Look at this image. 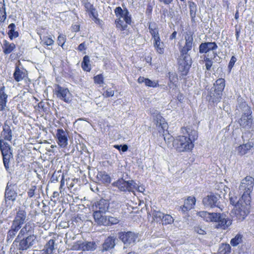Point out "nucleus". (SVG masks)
<instances>
[{
  "instance_id": "27",
  "label": "nucleus",
  "mask_w": 254,
  "mask_h": 254,
  "mask_svg": "<svg viewBox=\"0 0 254 254\" xmlns=\"http://www.w3.org/2000/svg\"><path fill=\"white\" fill-rule=\"evenodd\" d=\"M138 82L139 83H144L147 86L150 87H157L159 86L158 81L155 80H151L148 78H144V77L140 76L137 79Z\"/></svg>"
},
{
  "instance_id": "52",
  "label": "nucleus",
  "mask_w": 254,
  "mask_h": 254,
  "mask_svg": "<svg viewBox=\"0 0 254 254\" xmlns=\"http://www.w3.org/2000/svg\"><path fill=\"white\" fill-rule=\"evenodd\" d=\"M164 214L160 211L155 212L153 214V217L156 219V221H159L163 220Z\"/></svg>"
},
{
  "instance_id": "25",
  "label": "nucleus",
  "mask_w": 254,
  "mask_h": 254,
  "mask_svg": "<svg viewBox=\"0 0 254 254\" xmlns=\"http://www.w3.org/2000/svg\"><path fill=\"white\" fill-rule=\"evenodd\" d=\"M94 210L93 217L95 220V221L100 225H106L107 222L106 221V216H103L102 214L103 213L96 210Z\"/></svg>"
},
{
  "instance_id": "22",
  "label": "nucleus",
  "mask_w": 254,
  "mask_h": 254,
  "mask_svg": "<svg viewBox=\"0 0 254 254\" xmlns=\"http://www.w3.org/2000/svg\"><path fill=\"white\" fill-rule=\"evenodd\" d=\"M218 199L214 195H208L203 199V204L207 207H213L217 205Z\"/></svg>"
},
{
  "instance_id": "13",
  "label": "nucleus",
  "mask_w": 254,
  "mask_h": 254,
  "mask_svg": "<svg viewBox=\"0 0 254 254\" xmlns=\"http://www.w3.org/2000/svg\"><path fill=\"white\" fill-rule=\"evenodd\" d=\"M154 124L159 127V131H164L167 128V124L165 119L160 115L159 112L154 109L150 110Z\"/></svg>"
},
{
  "instance_id": "38",
  "label": "nucleus",
  "mask_w": 254,
  "mask_h": 254,
  "mask_svg": "<svg viewBox=\"0 0 254 254\" xmlns=\"http://www.w3.org/2000/svg\"><path fill=\"white\" fill-rule=\"evenodd\" d=\"M220 254H230L231 253V247L229 244H223L219 249Z\"/></svg>"
},
{
  "instance_id": "32",
  "label": "nucleus",
  "mask_w": 254,
  "mask_h": 254,
  "mask_svg": "<svg viewBox=\"0 0 254 254\" xmlns=\"http://www.w3.org/2000/svg\"><path fill=\"white\" fill-rule=\"evenodd\" d=\"M40 187L38 189V186L36 185L31 184L30 188L28 189L27 191L28 196L30 197H33L34 195H39V190Z\"/></svg>"
},
{
  "instance_id": "2",
  "label": "nucleus",
  "mask_w": 254,
  "mask_h": 254,
  "mask_svg": "<svg viewBox=\"0 0 254 254\" xmlns=\"http://www.w3.org/2000/svg\"><path fill=\"white\" fill-rule=\"evenodd\" d=\"M185 40V45L180 49L181 56L178 62V69L183 75L188 74L191 66V59L188 52L191 50L193 45V38L191 32L186 33Z\"/></svg>"
},
{
  "instance_id": "63",
  "label": "nucleus",
  "mask_w": 254,
  "mask_h": 254,
  "mask_svg": "<svg viewBox=\"0 0 254 254\" xmlns=\"http://www.w3.org/2000/svg\"><path fill=\"white\" fill-rule=\"evenodd\" d=\"M127 149H128V146L126 144H124L123 145H122V147H121V150L123 151V152H126L127 150Z\"/></svg>"
},
{
  "instance_id": "42",
  "label": "nucleus",
  "mask_w": 254,
  "mask_h": 254,
  "mask_svg": "<svg viewBox=\"0 0 254 254\" xmlns=\"http://www.w3.org/2000/svg\"><path fill=\"white\" fill-rule=\"evenodd\" d=\"M153 46L156 51V52L160 54H162L164 53V44L161 41L158 43H153Z\"/></svg>"
},
{
  "instance_id": "15",
  "label": "nucleus",
  "mask_w": 254,
  "mask_h": 254,
  "mask_svg": "<svg viewBox=\"0 0 254 254\" xmlns=\"http://www.w3.org/2000/svg\"><path fill=\"white\" fill-rule=\"evenodd\" d=\"M16 184L12 182H8L5 191V198L6 201H14L17 197V192L15 191Z\"/></svg>"
},
{
  "instance_id": "28",
  "label": "nucleus",
  "mask_w": 254,
  "mask_h": 254,
  "mask_svg": "<svg viewBox=\"0 0 254 254\" xmlns=\"http://www.w3.org/2000/svg\"><path fill=\"white\" fill-rule=\"evenodd\" d=\"M115 238L114 237H108L103 244V249L105 251H108L113 248L115 246Z\"/></svg>"
},
{
  "instance_id": "49",
  "label": "nucleus",
  "mask_w": 254,
  "mask_h": 254,
  "mask_svg": "<svg viewBox=\"0 0 254 254\" xmlns=\"http://www.w3.org/2000/svg\"><path fill=\"white\" fill-rule=\"evenodd\" d=\"M66 41L65 36L63 34H60L58 37V44L59 45L63 47Z\"/></svg>"
},
{
  "instance_id": "29",
  "label": "nucleus",
  "mask_w": 254,
  "mask_h": 254,
  "mask_svg": "<svg viewBox=\"0 0 254 254\" xmlns=\"http://www.w3.org/2000/svg\"><path fill=\"white\" fill-rule=\"evenodd\" d=\"M2 135L5 140L10 141L12 139V131L10 127L5 124L3 126Z\"/></svg>"
},
{
  "instance_id": "36",
  "label": "nucleus",
  "mask_w": 254,
  "mask_h": 254,
  "mask_svg": "<svg viewBox=\"0 0 254 254\" xmlns=\"http://www.w3.org/2000/svg\"><path fill=\"white\" fill-rule=\"evenodd\" d=\"M90 60L88 56L84 57L83 61L81 63V66L84 71H89L91 70V66L89 64Z\"/></svg>"
},
{
  "instance_id": "12",
  "label": "nucleus",
  "mask_w": 254,
  "mask_h": 254,
  "mask_svg": "<svg viewBox=\"0 0 254 254\" xmlns=\"http://www.w3.org/2000/svg\"><path fill=\"white\" fill-rule=\"evenodd\" d=\"M55 94L59 99L69 103L72 100L71 94L67 88L56 85L55 89Z\"/></svg>"
},
{
  "instance_id": "19",
  "label": "nucleus",
  "mask_w": 254,
  "mask_h": 254,
  "mask_svg": "<svg viewBox=\"0 0 254 254\" xmlns=\"http://www.w3.org/2000/svg\"><path fill=\"white\" fill-rule=\"evenodd\" d=\"M218 46L215 42H204L200 44L199 47L200 53H207L210 51L217 49Z\"/></svg>"
},
{
  "instance_id": "10",
  "label": "nucleus",
  "mask_w": 254,
  "mask_h": 254,
  "mask_svg": "<svg viewBox=\"0 0 254 254\" xmlns=\"http://www.w3.org/2000/svg\"><path fill=\"white\" fill-rule=\"evenodd\" d=\"M112 185L118 188L122 191H134V189L137 188V184L133 180L126 181L123 178L119 179L117 181L114 182Z\"/></svg>"
},
{
  "instance_id": "8",
  "label": "nucleus",
  "mask_w": 254,
  "mask_h": 254,
  "mask_svg": "<svg viewBox=\"0 0 254 254\" xmlns=\"http://www.w3.org/2000/svg\"><path fill=\"white\" fill-rule=\"evenodd\" d=\"M225 86V80L223 78H219L213 84L207 96V100L209 102L217 103L221 101L222 91Z\"/></svg>"
},
{
  "instance_id": "6",
  "label": "nucleus",
  "mask_w": 254,
  "mask_h": 254,
  "mask_svg": "<svg viewBox=\"0 0 254 254\" xmlns=\"http://www.w3.org/2000/svg\"><path fill=\"white\" fill-rule=\"evenodd\" d=\"M26 213L24 210H19L14 220L12 221L10 229L7 233L6 241H12L18 232L21 229L22 225L26 219Z\"/></svg>"
},
{
  "instance_id": "3",
  "label": "nucleus",
  "mask_w": 254,
  "mask_h": 254,
  "mask_svg": "<svg viewBox=\"0 0 254 254\" xmlns=\"http://www.w3.org/2000/svg\"><path fill=\"white\" fill-rule=\"evenodd\" d=\"M35 224L29 222L25 224L18 233L14 242H18L24 236L28 235L25 239L21 240L19 244V249L20 250H26L33 246L36 238L34 234Z\"/></svg>"
},
{
  "instance_id": "21",
  "label": "nucleus",
  "mask_w": 254,
  "mask_h": 254,
  "mask_svg": "<svg viewBox=\"0 0 254 254\" xmlns=\"http://www.w3.org/2000/svg\"><path fill=\"white\" fill-rule=\"evenodd\" d=\"M253 146L251 143L247 142L237 146L235 149L238 155L243 156L248 153Z\"/></svg>"
},
{
  "instance_id": "31",
  "label": "nucleus",
  "mask_w": 254,
  "mask_h": 254,
  "mask_svg": "<svg viewBox=\"0 0 254 254\" xmlns=\"http://www.w3.org/2000/svg\"><path fill=\"white\" fill-rule=\"evenodd\" d=\"M0 149L2 155L11 154L10 146L8 143L4 142L2 139L0 140Z\"/></svg>"
},
{
  "instance_id": "58",
  "label": "nucleus",
  "mask_w": 254,
  "mask_h": 254,
  "mask_svg": "<svg viewBox=\"0 0 254 254\" xmlns=\"http://www.w3.org/2000/svg\"><path fill=\"white\" fill-rule=\"evenodd\" d=\"M152 38L153 40V43H158V42H161V39L159 35L155 36L154 37H152Z\"/></svg>"
},
{
  "instance_id": "1",
  "label": "nucleus",
  "mask_w": 254,
  "mask_h": 254,
  "mask_svg": "<svg viewBox=\"0 0 254 254\" xmlns=\"http://www.w3.org/2000/svg\"><path fill=\"white\" fill-rule=\"evenodd\" d=\"M183 135H179L173 139V145L179 152H190L194 147V141L197 138V131L191 127H187L181 128Z\"/></svg>"
},
{
  "instance_id": "24",
  "label": "nucleus",
  "mask_w": 254,
  "mask_h": 254,
  "mask_svg": "<svg viewBox=\"0 0 254 254\" xmlns=\"http://www.w3.org/2000/svg\"><path fill=\"white\" fill-rule=\"evenodd\" d=\"M5 87L0 88V111H3L6 108L7 95L4 92Z\"/></svg>"
},
{
  "instance_id": "41",
  "label": "nucleus",
  "mask_w": 254,
  "mask_h": 254,
  "mask_svg": "<svg viewBox=\"0 0 254 254\" xmlns=\"http://www.w3.org/2000/svg\"><path fill=\"white\" fill-rule=\"evenodd\" d=\"M242 241V236L240 234H237L230 242L231 245L233 247H236Z\"/></svg>"
},
{
  "instance_id": "45",
  "label": "nucleus",
  "mask_w": 254,
  "mask_h": 254,
  "mask_svg": "<svg viewBox=\"0 0 254 254\" xmlns=\"http://www.w3.org/2000/svg\"><path fill=\"white\" fill-rule=\"evenodd\" d=\"M162 220L164 224H169L173 222L174 219L170 215L164 214Z\"/></svg>"
},
{
  "instance_id": "37",
  "label": "nucleus",
  "mask_w": 254,
  "mask_h": 254,
  "mask_svg": "<svg viewBox=\"0 0 254 254\" xmlns=\"http://www.w3.org/2000/svg\"><path fill=\"white\" fill-rule=\"evenodd\" d=\"M15 48V45L14 43H9L5 42L3 47V52L5 54H10Z\"/></svg>"
},
{
  "instance_id": "30",
  "label": "nucleus",
  "mask_w": 254,
  "mask_h": 254,
  "mask_svg": "<svg viewBox=\"0 0 254 254\" xmlns=\"http://www.w3.org/2000/svg\"><path fill=\"white\" fill-rule=\"evenodd\" d=\"M84 7L86 11L89 13L90 17H95L97 15V11L96 8L94 7L93 5L89 2H86L84 3Z\"/></svg>"
},
{
  "instance_id": "64",
  "label": "nucleus",
  "mask_w": 254,
  "mask_h": 254,
  "mask_svg": "<svg viewBox=\"0 0 254 254\" xmlns=\"http://www.w3.org/2000/svg\"><path fill=\"white\" fill-rule=\"evenodd\" d=\"M177 34V32L176 31H174L170 36V39L173 40L176 38V36Z\"/></svg>"
},
{
  "instance_id": "47",
  "label": "nucleus",
  "mask_w": 254,
  "mask_h": 254,
  "mask_svg": "<svg viewBox=\"0 0 254 254\" xmlns=\"http://www.w3.org/2000/svg\"><path fill=\"white\" fill-rule=\"evenodd\" d=\"M94 81L96 84H102L104 83L103 75L101 74L97 75L94 77Z\"/></svg>"
},
{
  "instance_id": "34",
  "label": "nucleus",
  "mask_w": 254,
  "mask_h": 254,
  "mask_svg": "<svg viewBox=\"0 0 254 254\" xmlns=\"http://www.w3.org/2000/svg\"><path fill=\"white\" fill-rule=\"evenodd\" d=\"M6 17L4 0H0V22H3Z\"/></svg>"
},
{
  "instance_id": "54",
  "label": "nucleus",
  "mask_w": 254,
  "mask_h": 254,
  "mask_svg": "<svg viewBox=\"0 0 254 254\" xmlns=\"http://www.w3.org/2000/svg\"><path fill=\"white\" fill-rule=\"evenodd\" d=\"M237 61V59L235 56H232L231 58V60L229 62L228 67L231 70L233 67L235 63Z\"/></svg>"
},
{
  "instance_id": "43",
  "label": "nucleus",
  "mask_w": 254,
  "mask_h": 254,
  "mask_svg": "<svg viewBox=\"0 0 254 254\" xmlns=\"http://www.w3.org/2000/svg\"><path fill=\"white\" fill-rule=\"evenodd\" d=\"M107 224L105 225H114L119 223V220L116 217L113 216H106Z\"/></svg>"
},
{
  "instance_id": "61",
  "label": "nucleus",
  "mask_w": 254,
  "mask_h": 254,
  "mask_svg": "<svg viewBox=\"0 0 254 254\" xmlns=\"http://www.w3.org/2000/svg\"><path fill=\"white\" fill-rule=\"evenodd\" d=\"M98 14L97 13V15L95 16V17H92L93 20L94 22L97 24H100V19L98 18Z\"/></svg>"
},
{
  "instance_id": "60",
  "label": "nucleus",
  "mask_w": 254,
  "mask_h": 254,
  "mask_svg": "<svg viewBox=\"0 0 254 254\" xmlns=\"http://www.w3.org/2000/svg\"><path fill=\"white\" fill-rule=\"evenodd\" d=\"M134 190H136L138 191H139L140 192H143L145 190L143 187L138 186L137 185V188L134 189Z\"/></svg>"
},
{
  "instance_id": "48",
  "label": "nucleus",
  "mask_w": 254,
  "mask_h": 254,
  "mask_svg": "<svg viewBox=\"0 0 254 254\" xmlns=\"http://www.w3.org/2000/svg\"><path fill=\"white\" fill-rule=\"evenodd\" d=\"M42 41L44 44L47 46H51L53 45L54 41L52 38L48 36L43 37Z\"/></svg>"
},
{
  "instance_id": "33",
  "label": "nucleus",
  "mask_w": 254,
  "mask_h": 254,
  "mask_svg": "<svg viewBox=\"0 0 254 254\" xmlns=\"http://www.w3.org/2000/svg\"><path fill=\"white\" fill-rule=\"evenodd\" d=\"M83 251H93L96 248V244L94 242H83Z\"/></svg>"
},
{
  "instance_id": "35",
  "label": "nucleus",
  "mask_w": 254,
  "mask_h": 254,
  "mask_svg": "<svg viewBox=\"0 0 254 254\" xmlns=\"http://www.w3.org/2000/svg\"><path fill=\"white\" fill-rule=\"evenodd\" d=\"M15 25L14 23H11L8 25V29H9L8 34L9 37L11 40L15 38L18 36V33L14 30Z\"/></svg>"
},
{
  "instance_id": "9",
  "label": "nucleus",
  "mask_w": 254,
  "mask_h": 254,
  "mask_svg": "<svg viewBox=\"0 0 254 254\" xmlns=\"http://www.w3.org/2000/svg\"><path fill=\"white\" fill-rule=\"evenodd\" d=\"M252 111L250 107L247 106L245 107V112L243 113L241 118L238 120V123L240 127L245 130H249L252 127L253 119Z\"/></svg>"
},
{
  "instance_id": "4",
  "label": "nucleus",
  "mask_w": 254,
  "mask_h": 254,
  "mask_svg": "<svg viewBox=\"0 0 254 254\" xmlns=\"http://www.w3.org/2000/svg\"><path fill=\"white\" fill-rule=\"evenodd\" d=\"M254 179L251 176H247L241 181L239 187V192L242 194V201L245 203L243 210L244 214H249L251 200V193L253 190Z\"/></svg>"
},
{
  "instance_id": "11",
  "label": "nucleus",
  "mask_w": 254,
  "mask_h": 254,
  "mask_svg": "<svg viewBox=\"0 0 254 254\" xmlns=\"http://www.w3.org/2000/svg\"><path fill=\"white\" fill-rule=\"evenodd\" d=\"M138 237V234L130 231L121 232L119 233V239L126 247L134 245Z\"/></svg>"
},
{
  "instance_id": "62",
  "label": "nucleus",
  "mask_w": 254,
  "mask_h": 254,
  "mask_svg": "<svg viewBox=\"0 0 254 254\" xmlns=\"http://www.w3.org/2000/svg\"><path fill=\"white\" fill-rule=\"evenodd\" d=\"M160 2H163L165 4H170L173 0H158Z\"/></svg>"
},
{
  "instance_id": "56",
  "label": "nucleus",
  "mask_w": 254,
  "mask_h": 254,
  "mask_svg": "<svg viewBox=\"0 0 254 254\" xmlns=\"http://www.w3.org/2000/svg\"><path fill=\"white\" fill-rule=\"evenodd\" d=\"M86 49V45L84 42L81 43L77 48V50L80 52L85 51Z\"/></svg>"
},
{
  "instance_id": "16",
  "label": "nucleus",
  "mask_w": 254,
  "mask_h": 254,
  "mask_svg": "<svg viewBox=\"0 0 254 254\" xmlns=\"http://www.w3.org/2000/svg\"><path fill=\"white\" fill-rule=\"evenodd\" d=\"M242 198L240 199L239 200H237V197L235 196H231L230 197V202L231 204L234 205L236 208L237 210L240 213V215L242 217L243 219H244L245 217L248 214H246L245 215H243L244 212L242 209H244V207L245 205V203L244 201H242Z\"/></svg>"
},
{
  "instance_id": "51",
  "label": "nucleus",
  "mask_w": 254,
  "mask_h": 254,
  "mask_svg": "<svg viewBox=\"0 0 254 254\" xmlns=\"http://www.w3.org/2000/svg\"><path fill=\"white\" fill-rule=\"evenodd\" d=\"M204 60L205 62V66L207 70H210L212 65V62L208 57L205 56Z\"/></svg>"
},
{
  "instance_id": "26",
  "label": "nucleus",
  "mask_w": 254,
  "mask_h": 254,
  "mask_svg": "<svg viewBox=\"0 0 254 254\" xmlns=\"http://www.w3.org/2000/svg\"><path fill=\"white\" fill-rule=\"evenodd\" d=\"M97 178L99 181L103 184H110L111 181L110 176L105 171L98 172Z\"/></svg>"
},
{
  "instance_id": "23",
  "label": "nucleus",
  "mask_w": 254,
  "mask_h": 254,
  "mask_svg": "<svg viewBox=\"0 0 254 254\" xmlns=\"http://www.w3.org/2000/svg\"><path fill=\"white\" fill-rule=\"evenodd\" d=\"M54 245L55 241L53 239H51L45 246L43 250L37 252L35 254H53Z\"/></svg>"
},
{
  "instance_id": "5",
  "label": "nucleus",
  "mask_w": 254,
  "mask_h": 254,
  "mask_svg": "<svg viewBox=\"0 0 254 254\" xmlns=\"http://www.w3.org/2000/svg\"><path fill=\"white\" fill-rule=\"evenodd\" d=\"M197 215L207 222H217V228L226 229L231 224V220L223 214L200 211L197 213Z\"/></svg>"
},
{
  "instance_id": "7",
  "label": "nucleus",
  "mask_w": 254,
  "mask_h": 254,
  "mask_svg": "<svg viewBox=\"0 0 254 254\" xmlns=\"http://www.w3.org/2000/svg\"><path fill=\"white\" fill-rule=\"evenodd\" d=\"M114 12L117 17L115 21L116 27L122 31L126 30L127 25L131 23V15L128 10L127 8L123 9L118 6L115 9Z\"/></svg>"
},
{
  "instance_id": "53",
  "label": "nucleus",
  "mask_w": 254,
  "mask_h": 254,
  "mask_svg": "<svg viewBox=\"0 0 254 254\" xmlns=\"http://www.w3.org/2000/svg\"><path fill=\"white\" fill-rule=\"evenodd\" d=\"M103 96L105 97H112L114 95V90H112L111 88L108 89L104 93Z\"/></svg>"
},
{
  "instance_id": "59",
  "label": "nucleus",
  "mask_w": 254,
  "mask_h": 254,
  "mask_svg": "<svg viewBox=\"0 0 254 254\" xmlns=\"http://www.w3.org/2000/svg\"><path fill=\"white\" fill-rule=\"evenodd\" d=\"M64 176L63 175L62 180L61 181V184H60V188H59L61 192H62V190L63 189V188L64 187Z\"/></svg>"
},
{
  "instance_id": "44",
  "label": "nucleus",
  "mask_w": 254,
  "mask_h": 254,
  "mask_svg": "<svg viewBox=\"0 0 254 254\" xmlns=\"http://www.w3.org/2000/svg\"><path fill=\"white\" fill-rule=\"evenodd\" d=\"M12 156L11 154H5V155H2L3 156V162L4 164V166L7 171H8V169L9 168V159H10L11 157Z\"/></svg>"
},
{
  "instance_id": "55",
  "label": "nucleus",
  "mask_w": 254,
  "mask_h": 254,
  "mask_svg": "<svg viewBox=\"0 0 254 254\" xmlns=\"http://www.w3.org/2000/svg\"><path fill=\"white\" fill-rule=\"evenodd\" d=\"M194 230L195 232L200 235H204L205 234V231L199 227H195L194 228Z\"/></svg>"
},
{
  "instance_id": "20",
  "label": "nucleus",
  "mask_w": 254,
  "mask_h": 254,
  "mask_svg": "<svg viewBox=\"0 0 254 254\" xmlns=\"http://www.w3.org/2000/svg\"><path fill=\"white\" fill-rule=\"evenodd\" d=\"M195 202L196 200L194 197L189 196L185 200L184 205L180 207V209L183 213H185L193 208Z\"/></svg>"
},
{
  "instance_id": "57",
  "label": "nucleus",
  "mask_w": 254,
  "mask_h": 254,
  "mask_svg": "<svg viewBox=\"0 0 254 254\" xmlns=\"http://www.w3.org/2000/svg\"><path fill=\"white\" fill-rule=\"evenodd\" d=\"M152 38L153 40V43H158V42H161V39L159 35L155 36L154 37H152Z\"/></svg>"
},
{
  "instance_id": "18",
  "label": "nucleus",
  "mask_w": 254,
  "mask_h": 254,
  "mask_svg": "<svg viewBox=\"0 0 254 254\" xmlns=\"http://www.w3.org/2000/svg\"><path fill=\"white\" fill-rule=\"evenodd\" d=\"M109 207V203L108 201L102 199L95 202L93 206V209L102 213H105L108 210Z\"/></svg>"
},
{
  "instance_id": "50",
  "label": "nucleus",
  "mask_w": 254,
  "mask_h": 254,
  "mask_svg": "<svg viewBox=\"0 0 254 254\" xmlns=\"http://www.w3.org/2000/svg\"><path fill=\"white\" fill-rule=\"evenodd\" d=\"M169 81H171L172 83H176L178 81V75L177 74L175 73H169Z\"/></svg>"
},
{
  "instance_id": "17",
  "label": "nucleus",
  "mask_w": 254,
  "mask_h": 254,
  "mask_svg": "<svg viewBox=\"0 0 254 254\" xmlns=\"http://www.w3.org/2000/svg\"><path fill=\"white\" fill-rule=\"evenodd\" d=\"M13 77L17 82L28 78L27 71L22 66L16 65L13 73Z\"/></svg>"
},
{
  "instance_id": "40",
  "label": "nucleus",
  "mask_w": 254,
  "mask_h": 254,
  "mask_svg": "<svg viewBox=\"0 0 254 254\" xmlns=\"http://www.w3.org/2000/svg\"><path fill=\"white\" fill-rule=\"evenodd\" d=\"M148 28L152 37L159 35L158 28H157V26L155 23H150L149 25Z\"/></svg>"
},
{
  "instance_id": "14",
  "label": "nucleus",
  "mask_w": 254,
  "mask_h": 254,
  "mask_svg": "<svg viewBox=\"0 0 254 254\" xmlns=\"http://www.w3.org/2000/svg\"><path fill=\"white\" fill-rule=\"evenodd\" d=\"M68 133L62 128L57 130L56 137L58 144L62 148H65L68 144Z\"/></svg>"
},
{
  "instance_id": "46",
  "label": "nucleus",
  "mask_w": 254,
  "mask_h": 254,
  "mask_svg": "<svg viewBox=\"0 0 254 254\" xmlns=\"http://www.w3.org/2000/svg\"><path fill=\"white\" fill-rule=\"evenodd\" d=\"M83 242L81 241H78L74 243L72 246V249L73 250H81L83 251Z\"/></svg>"
},
{
  "instance_id": "39",
  "label": "nucleus",
  "mask_w": 254,
  "mask_h": 254,
  "mask_svg": "<svg viewBox=\"0 0 254 254\" xmlns=\"http://www.w3.org/2000/svg\"><path fill=\"white\" fill-rule=\"evenodd\" d=\"M190 14L192 19L195 17L196 12L197 10L196 5L193 2H191L189 3Z\"/></svg>"
}]
</instances>
